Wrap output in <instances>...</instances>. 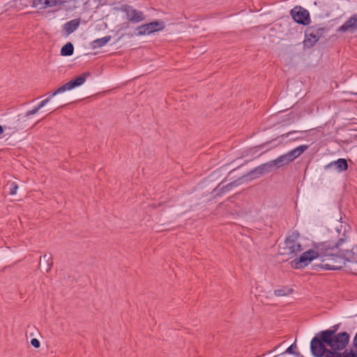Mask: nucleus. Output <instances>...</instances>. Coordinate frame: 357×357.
<instances>
[{
  "instance_id": "7",
  "label": "nucleus",
  "mask_w": 357,
  "mask_h": 357,
  "mask_svg": "<svg viewBox=\"0 0 357 357\" xmlns=\"http://www.w3.org/2000/svg\"><path fill=\"white\" fill-rule=\"evenodd\" d=\"M314 345L312 344V341L311 340L310 342V349L312 354L315 357H342V354L340 353H338V351H342V349H337L331 348V349H327L326 347V343H324V349L317 348L314 347Z\"/></svg>"
},
{
  "instance_id": "28",
  "label": "nucleus",
  "mask_w": 357,
  "mask_h": 357,
  "mask_svg": "<svg viewBox=\"0 0 357 357\" xmlns=\"http://www.w3.org/2000/svg\"><path fill=\"white\" fill-rule=\"evenodd\" d=\"M31 344L35 348H39L40 345L39 340L36 338H33L31 340Z\"/></svg>"
},
{
  "instance_id": "13",
  "label": "nucleus",
  "mask_w": 357,
  "mask_h": 357,
  "mask_svg": "<svg viewBox=\"0 0 357 357\" xmlns=\"http://www.w3.org/2000/svg\"><path fill=\"white\" fill-rule=\"evenodd\" d=\"M292 162L290 157L288 155V153L282 155L277 158L275 160H271V165L273 167H277L279 168L283 165H287L289 162Z\"/></svg>"
},
{
  "instance_id": "8",
  "label": "nucleus",
  "mask_w": 357,
  "mask_h": 357,
  "mask_svg": "<svg viewBox=\"0 0 357 357\" xmlns=\"http://www.w3.org/2000/svg\"><path fill=\"white\" fill-rule=\"evenodd\" d=\"M299 234L297 231H293L285 239L284 244L286 248L289 250L288 254L296 255L298 252L302 251V246L298 242Z\"/></svg>"
},
{
  "instance_id": "24",
  "label": "nucleus",
  "mask_w": 357,
  "mask_h": 357,
  "mask_svg": "<svg viewBox=\"0 0 357 357\" xmlns=\"http://www.w3.org/2000/svg\"><path fill=\"white\" fill-rule=\"evenodd\" d=\"M297 348L296 347V342L293 343L291 346H289L285 351H284L283 353H282L281 354L283 355V354H293V355H295L296 356H300V353L299 352H296L295 351V349Z\"/></svg>"
},
{
  "instance_id": "19",
  "label": "nucleus",
  "mask_w": 357,
  "mask_h": 357,
  "mask_svg": "<svg viewBox=\"0 0 357 357\" xmlns=\"http://www.w3.org/2000/svg\"><path fill=\"white\" fill-rule=\"evenodd\" d=\"M50 100V97H47L45 100H42L39 105L35 107L33 109L26 112L25 116L28 117L31 115L36 114L43 107H44Z\"/></svg>"
},
{
  "instance_id": "22",
  "label": "nucleus",
  "mask_w": 357,
  "mask_h": 357,
  "mask_svg": "<svg viewBox=\"0 0 357 357\" xmlns=\"http://www.w3.org/2000/svg\"><path fill=\"white\" fill-rule=\"evenodd\" d=\"M43 259L46 262V272H49L52 266L53 261L52 256L50 255H44L43 257H40V260Z\"/></svg>"
},
{
  "instance_id": "10",
  "label": "nucleus",
  "mask_w": 357,
  "mask_h": 357,
  "mask_svg": "<svg viewBox=\"0 0 357 357\" xmlns=\"http://www.w3.org/2000/svg\"><path fill=\"white\" fill-rule=\"evenodd\" d=\"M67 0H36V8L44 10L47 8L61 7Z\"/></svg>"
},
{
  "instance_id": "15",
  "label": "nucleus",
  "mask_w": 357,
  "mask_h": 357,
  "mask_svg": "<svg viewBox=\"0 0 357 357\" xmlns=\"http://www.w3.org/2000/svg\"><path fill=\"white\" fill-rule=\"evenodd\" d=\"M90 75L89 72H85L75 79L69 81L72 88L74 89L83 84L86 81V78L90 76Z\"/></svg>"
},
{
  "instance_id": "1",
  "label": "nucleus",
  "mask_w": 357,
  "mask_h": 357,
  "mask_svg": "<svg viewBox=\"0 0 357 357\" xmlns=\"http://www.w3.org/2000/svg\"><path fill=\"white\" fill-rule=\"evenodd\" d=\"M344 237L340 238L334 245L328 243H322L318 247L317 250H308L291 261V266L294 268H302L307 266L313 259L321 258L320 264L313 265L314 270L319 268L326 270H338L344 265V259L347 257L349 250L343 249L342 245L347 242L348 237L343 234Z\"/></svg>"
},
{
  "instance_id": "21",
  "label": "nucleus",
  "mask_w": 357,
  "mask_h": 357,
  "mask_svg": "<svg viewBox=\"0 0 357 357\" xmlns=\"http://www.w3.org/2000/svg\"><path fill=\"white\" fill-rule=\"evenodd\" d=\"M71 89H73V88L70 85V82H68L67 83H66V84H63L62 86H61L60 87H59L54 92H53L48 97H50V99H51L52 97L56 96L57 93H63L64 91L71 90Z\"/></svg>"
},
{
  "instance_id": "33",
  "label": "nucleus",
  "mask_w": 357,
  "mask_h": 357,
  "mask_svg": "<svg viewBox=\"0 0 357 357\" xmlns=\"http://www.w3.org/2000/svg\"><path fill=\"white\" fill-rule=\"evenodd\" d=\"M273 357H278V355H276V356H273Z\"/></svg>"
},
{
  "instance_id": "29",
  "label": "nucleus",
  "mask_w": 357,
  "mask_h": 357,
  "mask_svg": "<svg viewBox=\"0 0 357 357\" xmlns=\"http://www.w3.org/2000/svg\"><path fill=\"white\" fill-rule=\"evenodd\" d=\"M297 132H298V131L293 130V131H290V132H287V133H286V134H284V135H282V136L283 137H289V135H293V134H295V133H297Z\"/></svg>"
},
{
  "instance_id": "16",
  "label": "nucleus",
  "mask_w": 357,
  "mask_h": 357,
  "mask_svg": "<svg viewBox=\"0 0 357 357\" xmlns=\"http://www.w3.org/2000/svg\"><path fill=\"white\" fill-rule=\"evenodd\" d=\"M15 6L19 9H24L31 6L36 8V0H15Z\"/></svg>"
},
{
  "instance_id": "11",
  "label": "nucleus",
  "mask_w": 357,
  "mask_h": 357,
  "mask_svg": "<svg viewBox=\"0 0 357 357\" xmlns=\"http://www.w3.org/2000/svg\"><path fill=\"white\" fill-rule=\"evenodd\" d=\"M79 19L72 20L63 25V31L66 36H68L73 32H74L79 27Z\"/></svg>"
},
{
  "instance_id": "18",
  "label": "nucleus",
  "mask_w": 357,
  "mask_h": 357,
  "mask_svg": "<svg viewBox=\"0 0 357 357\" xmlns=\"http://www.w3.org/2000/svg\"><path fill=\"white\" fill-rule=\"evenodd\" d=\"M272 167H273V166H272L271 161H269L268 162L262 164L256 167L254 170V172H256L259 174H263L264 173L269 172L271 168Z\"/></svg>"
},
{
  "instance_id": "30",
  "label": "nucleus",
  "mask_w": 357,
  "mask_h": 357,
  "mask_svg": "<svg viewBox=\"0 0 357 357\" xmlns=\"http://www.w3.org/2000/svg\"><path fill=\"white\" fill-rule=\"evenodd\" d=\"M3 132V128L2 126L0 125V135Z\"/></svg>"
},
{
  "instance_id": "23",
  "label": "nucleus",
  "mask_w": 357,
  "mask_h": 357,
  "mask_svg": "<svg viewBox=\"0 0 357 357\" xmlns=\"http://www.w3.org/2000/svg\"><path fill=\"white\" fill-rule=\"evenodd\" d=\"M291 292H292V289H288L286 287H283L281 289H275L274 291V294L276 296H287V295L290 294Z\"/></svg>"
},
{
  "instance_id": "32",
  "label": "nucleus",
  "mask_w": 357,
  "mask_h": 357,
  "mask_svg": "<svg viewBox=\"0 0 357 357\" xmlns=\"http://www.w3.org/2000/svg\"><path fill=\"white\" fill-rule=\"evenodd\" d=\"M351 93H352V94H354V95L357 96V92H351Z\"/></svg>"
},
{
  "instance_id": "14",
  "label": "nucleus",
  "mask_w": 357,
  "mask_h": 357,
  "mask_svg": "<svg viewBox=\"0 0 357 357\" xmlns=\"http://www.w3.org/2000/svg\"><path fill=\"white\" fill-rule=\"evenodd\" d=\"M308 149L307 145H301L299 146L293 150L289 151L288 155L290 157L291 160L293 161L298 156H300L304 151H305Z\"/></svg>"
},
{
  "instance_id": "4",
  "label": "nucleus",
  "mask_w": 357,
  "mask_h": 357,
  "mask_svg": "<svg viewBox=\"0 0 357 357\" xmlns=\"http://www.w3.org/2000/svg\"><path fill=\"white\" fill-rule=\"evenodd\" d=\"M326 26L321 24H314L308 26L305 30V42L313 46L321 38L326 31Z\"/></svg>"
},
{
  "instance_id": "6",
  "label": "nucleus",
  "mask_w": 357,
  "mask_h": 357,
  "mask_svg": "<svg viewBox=\"0 0 357 357\" xmlns=\"http://www.w3.org/2000/svg\"><path fill=\"white\" fill-rule=\"evenodd\" d=\"M120 10L126 14V19L132 23H139L145 20V15L142 11L134 8L132 6L123 4Z\"/></svg>"
},
{
  "instance_id": "5",
  "label": "nucleus",
  "mask_w": 357,
  "mask_h": 357,
  "mask_svg": "<svg viewBox=\"0 0 357 357\" xmlns=\"http://www.w3.org/2000/svg\"><path fill=\"white\" fill-rule=\"evenodd\" d=\"M290 15L296 23L301 25H309L311 20L307 10L301 6H296L290 10Z\"/></svg>"
},
{
  "instance_id": "26",
  "label": "nucleus",
  "mask_w": 357,
  "mask_h": 357,
  "mask_svg": "<svg viewBox=\"0 0 357 357\" xmlns=\"http://www.w3.org/2000/svg\"><path fill=\"white\" fill-rule=\"evenodd\" d=\"M341 354H342V357H357V353L352 349H351L349 351L346 349Z\"/></svg>"
},
{
  "instance_id": "12",
  "label": "nucleus",
  "mask_w": 357,
  "mask_h": 357,
  "mask_svg": "<svg viewBox=\"0 0 357 357\" xmlns=\"http://www.w3.org/2000/svg\"><path fill=\"white\" fill-rule=\"evenodd\" d=\"M332 167H335V168L339 172L345 171L348 168L347 161L346 159L340 158L330 162L325 167V168L327 169Z\"/></svg>"
},
{
  "instance_id": "31",
  "label": "nucleus",
  "mask_w": 357,
  "mask_h": 357,
  "mask_svg": "<svg viewBox=\"0 0 357 357\" xmlns=\"http://www.w3.org/2000/svg\"><path fill=\"white\" fill-rule=\"evenodd\" d=\"M302 139V137H296L293 138L294 140H297V139Z\"/></svg>"
},
{
  "instance_id": "9",
  "label": "nucleus",
  "mask_w": 357,
  "mask_h": 357,
  "mask_svg": "<svg viewBox=\"0 0 357 357\" xmlns=\"http://www.w3.org/2000/svg\"><path fill=\"white\" fill-rule=\"evenodd\" d=\"M357 30V13L351 16L342 26L337 29V32L353 33Z\"/></svg>"
},
{
  "instance_id": "25",
  "label": "nucleus",
  "mask_w": 357,
  "mask_h": 357,
  "mask_svg": "<svg viewBox=\"0 0 357 357\" xmlns=\"http://www.w3.org/2000/svg\"><path fill=\"white\" fill-rule=\"evenodd\" d=\"M238 185V183L236 181H233L231 183H229V184L225 185V186H222L221 188H220V192L221 193H225L229 190H230L234 186H237Z\"/></svg>"
},
{
  "instance_id": "17",
  "label": "nucleus",
  "mask_w": 357,
  "mask_h": 357,
  "mask_svg": "<svg viewBox=\"0 0 357 357\" xmlns=\"http://www.w3.org/2000/svg\"><path fill=\"white\" fill-rule=\"evenodd\" d=\"M111 36H106L103 38L96 39L91 42V47L93 49H97L103 47L111 40Z\"/></svg>"
},
{
  "instance_id": "20",
  "label": "nucleus",
  "mask_w": 357,
  "mask_h": 357,
  "mask_svg": "<svg viewBox=\"0 0 357 357\" xmlns=\"http://www.w3.org/2000/svg\"><path fill=\"white\" fill-rule=\"evenodd\" d=\"M74 52V47L71 43H67L61 50V55L71 56Z\"/></svg>"
},
{
  "instance_id": "2",
  "label": "nucleus",
  "mask_w": 357,
  "mask_h": 357,
  "mask_svg": "<svg viewBox=\"0 0 357 357\" xmlns=\"http://www.w3.org/2000/svg\"><path fill=\"white\" fill-rule=\"evenodd\" d=\"M340 324H335L329 329L321 331L312 339L314 347L324 349V343L330 348L344 349L349 342V334L347 332L337 333Z\"/></svg>"
},
{
  "instance_id": "3",
  "label": "nucleus",
  "mask_w": 357,
  "mask_h": 357,
  "mask_svg": "<svg viewBox=\"0 0 357 357\" xmlns=\"http://www.w3.org/2000/svg\"><path fill=\"white\" fill-rule=\"evenodd\" d=\"M165 24L162 21H153L137 27L135 34L137 36L150 35L154 32L162 31Z\"/></svg>"
},
{
  "instance_id": "27",
  "label": "nucleus",
  "mask_w": 357,
  "mask_h": 357,
  "mask_svg": "<svg viewBox=\"0 0 357 357\" xmlns=\"http://www.w3.org/2000/svg\"><path fill=\"white\" fill-rule=\"evenodd\" d=\"M10 194L12 195H14L16 194V192H17V190L18 188V185L14 183V182H12L10 184Z\"/></svg>"
}]
</instances>
